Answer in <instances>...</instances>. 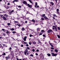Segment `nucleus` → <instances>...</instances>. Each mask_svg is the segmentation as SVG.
I'll return each mask as SVG.
<instances>
[{"label":"nucleus","instance_id":"1","mask_svg":"<svg viewBox=\"0 0 60 60\" xmlns=\"http://www.w3.org/2000/svg\"><path fill=\"white\" fill-rule=\"evenodd\" d=\"M51 53L52 54V56H56L57 55V54H55L53 53L52 52Z\"/></svg>","mask_w":60,"mask_h":60},{"label":"nucleus","instance_id":"2","mask_svg":"<svg viewBox=\"0 0 60 60\" xmlns=\"http://www.w3.org/2000/svg\"><path fill=\"white\" fill-rule=\"evenodd\" d=\"M52 32L53 31H52L51 30H48V33H50V32Z\"/></svg>","mask_w":60,"mask_h":60},{"label":"nucleus","instance_id":"3","mask_svg":"<svg viewBox=\"0 0 60 60\" xmlns=\"http://www.w3.org/2000/svg\"><path fill=\"white\" fill-rule=\"evenodd\" d=\"M22 3L26 5L27 4V2L26 1H23L22 2Z\"/></svg>","mask_w":60,"mask_h":60},{"label":"nucleus","instance_id":"4","mask_svg":"<svg viewBox=\"0 0 60 60\" xmlns=\"http://www.w3.org/2000/svg\"><path fill=\"white\" fill-rule=\"evenodd\" d=\"M5 58H6V60H8V59H10V56H9L8 57H5Z\"/></svg>","mask_w":60,"mask_h":60},{"label":"nucleus","instance_id":"5","mask_svg":"<svg viewBox=\"0 0 60 60\" xmlns=\"http://www.w3.org/2000/svg\"><path fill=\"white\" fill-rule=\"evenodd\" d=\"M50 4L52 6H53V5L54 4V3H53L52 2H50Z\"/></svg>","mask_w":60,"mask_h":60},{"label":"nucleus","instance_id":"6","mask_svg":"<svg viewBox=\"0 0 60 60\" xmlns=\"http://www.w3.org/2000/svg\"><path fill=\"white\" fill-rule=\"evenodd\" d=\"M3 19L5 20H6V19H6V18H5V16H3Z\"/></svg>","mask_w":60,"mask_h":60},{"label":"nucleus","instance_id":"7","mask_svg":"<svg viewBox=\"0 0 60 60\" xmlns=\"http://www.w3.org/2000/svg\"><path fill=\"white\" fill-rule=\"evenodd\" d=\"M26 37L25 36L23 39V40H24V41H26Z\"/></svg>","mask_w":60,"mask_h":60},{"label":"nucleus","instance_id":"8","mask_svg":"<svg viewBox=\"0 0 60 60\" xmlns=\"http://www.w3.org/2000/svg\"><path fill=\"white\" fill-rule=\"evenodd\" d=\"M27 5L28 6L30 7V8H32V6L31 5H29V4H28Z\"/></svg>","mask_w":60,"mask_h":60},{"label":"nucleus","instance_id":"9","mask_svg":"<svg viewBox=\"0 0 60 60\" xmlns=\"http://www.w3.org/2000/svg\"><path fill=\"white\" fill-rule=\"evenodd\" d=\"M4 16H5L7 18L8 17H9V16H8V15H7V14H5L4 15Z\"/></svg>","mask_w":60,"mask_h":60},{"label":"nucleus","instance_id":"10","mask_svg":"<svg viewBox=\"0 0 60 60\" xmlns=\"http://www.w3.org/2000/svg\"><path fill=\"white\" fill-rule=\"evenodd\" d=\"M44 18L45 19H48V18L47 17L45 16L44 17Z\"/></svg>","mask_w":60,"mask_h":60},{"label":"nucleus","instance_id":"11","mask_svg":"<svg viewBox=\"0 0 60 60\" xmlns=\"http://www.w3.org/2000/svg\"><path fill=\"white\" fill-rule=\"evenodd\" d=\"M29 1L30 3H31L32 4H33V2H32V1L31 0H28Z\"/></svg>","mask_w":60,"mask_h":60},{"label":"nucleus","instance_id":"12","mask_svg":"<svg viewBox=\"0 0 60 60\" xmlns=\"http://www.w3.org/2000/svg\"><path fill=\"white\" fill-rule=\"evenodd\" d=\"M55 52H58V50H57V49H55Z\"/></svg>","mask_w":60,"mask_h":60},{"label":"nucleus","instance_id":"13","mask_svg":"<svg viewBox=\"0 0 60 60\" xmlns=\"http://www.w3.org/2000/svg\"><path fill=\"white\" fill-rule=\"evenodd\" d=\"M53 15V17H57V16L56 15L54 14Z\"/></svg>","mask_w":60,"mask_h":60},{"label":"nucleus","instance_id":"14","mask_svg":"<svg viewBox=\"0 0 60 60\" xmlns=\"http://www.w3.org/2000/svg\"><path fill=\"white\" fill-rule=\"evenodd\" d=\"M47 55L49 56H51V55L49 53H48V54H47Z\"/></svg>","mask_w":60,"mask_h":60},{"label":"nucleus","instance_id":"15","mask_svg":"<svg viewBox=\"0 0 60 60\" xmlns=\"http://www.w3.org/2000/svg\"><path fill=\"white\" fill-rule=\"evenodd\" d=\"M33 43L34 44H36V43L35 42V41L33 42Z\"/></svg>","mask_w":60,"mask_h":60},{"label":"nucleus","instance_id":"16","mask_svg":"<svg viewBox=\"0 0 60 60\" xmlns=\"http://www.w3.org/2000/svg\"><path fill=\"white\" fill-rule=\"evenodd\" d=\"M55 31H57V29L56 28V27H55Z\"/></svg>","mask_w":60,"mask_h":60},{"label":"nucleus","instance_id":"17","mask_svg":"<svg viewBox=\"0 0 60 60\" xmlns=\"http://www.w3.org/2000/svg\"><path fill=\"white\" fill-rule=\"evenodd\" d=\"M25 30V29L24 28V27H22V31H24Z\"/></svg>","mask_w":60,"mask_h":60},{"label":"nucleus","instance_id":"18","mask_svg":"<svg viewBox=\"0 0 60 60\" xmlns=\"http://www.w3.org/2000/svg\"><path fill=\"white\" fill-rule=\"evenodd\" d=\"M11 31H13V30H14V29L12 28L11 29Z\"/></svg>","mask_w":60,"mask_h":60},{"label":"nucleus","instance_id":"19","mask_svg":"<svg viewBox=\"0 0 60 60\" xmlns=\"http://www.w3.org/2000/svg\"><path fill=\"white\" fill-rule=\"evenodd\" d=\"M6 55V54H5V53L4 52L2 54V55H3V56H4L5 55Z\"/></svg>","mask_w":60,"mask_h":60},{"label":"nucleus","instance_id":"20","mask_svg":"<svg viewBox=\"0 0 60 60\" xmlns=\"http://www.w3.org/2000/svg\"><path fill=\"white\" fill-rule=\"evenodd\" d=\"M7 25H8V26H10V25H11V23H8Z\"/></svg>","mask_w":60,"mask_h":60},{"label":"nucleus","instance_id":"21","mask_svg":"<svg viewBox=\"0 0 60 60\" xmlns=\"http://www.w3.org/2000/svg\"><path fill=\"white\" fill-rule=\"evenodd\" d=\"M32 21L34 23L35 22V20H34V19H33Z\"/></svg>","mask_w":60,"mask_h":60},{"label":"nucleus","instance_id":"22","mask_svg":"<svg viewBox=\"0 0 60 60\" xmlns=\"http://www.w3.org/2000/svg\"><path fill=\"white\" fill-rule=\"evenodd\" d=\"M30 56H34V55L31 54L30 55Z\"/></svg>","mask_w":60,"mask_h":60},{"label":"nucleus","instance_id":"23","mask_svg":"<svg viewBox=\"0 0 60 60\" xmlns=\"http://www.w3.org/2000/svg\"><path fill=\"white\" fill-rule=\"evenodd\" d=\"M57 36H58V38L60 39V36L59 35H57Z\"/></svg>","mask_w":60,"mask_h":60},{"label":"nucleus","instance_id":"24","mask_svg":"<svg viewBox=\"0 0 60 60\" xmlns=\"http://www.w3.org/2000/svg\"><path fill=\"white\" fill-rule=\"evenodd\" d=\"M45 16V14H43L42 15V17H44V16Z\"/></svg>","mask_w":60,"mask_h":60},{"label":"nucleus","instance_id":"25","mask_svg":"<svg viewBox=\"0 0 60 60\" xmlns=\"http://www.w3.org/2000/svg\"><path fill=\"white\" fill-rule=\"evenodd\" d=\"M38 5V4H37V3H35V5H36V6H37Z\"/></svg>","mask_w":60,"mask_h":60},{"label":"nucleus","instance_id":"26","mask_svg":"<svg viewBox=\"0 0 60 60\" xmlns=\"http://www.w3.org/2000/svg\"><path fill=\"white\" fill-rule=\"evenodd\" d=\"M14 11V10H12V11H11L10 12H11V13H12V12H13Z\"/></svg>","mask_w":60,"mask_h":60},{"label":"nucleus","instance_id":"27","mask_svg":"<svg viewBox=\"0 0 60 60\" xmlns=\"http://www.w3.org/2000/svg\"><path fill=\"white\" fill-rule=\"evenodd\" d=\"M56 13L58 14H59V12H58V11H57Z\"/></svg>","mask_w":60,"mask_h":60},{"label":"nucleus","instance_id":"28","mask_svg":"<svg viewBox=\"0 0 60 60\" xmlns=\"http://www.w3.org/2000/svg\"><path fill=\"white\" fill-rule=\"evenodd\" d=\"M24 54L25 55H26V52L25 51V52H24Z\"/></svg>","mask_w":60,"mask_h":60},{"label":"nucleus","instance_id":"29","mask_svg":"<svg viewBox=\"0 0 60 60\" xmlns=\"http://www.w3.org/2000/svg\"><path fill=\"white\" fill-rule=\"evenodd\" d=\"M18 7L19 8H21V6H18Z\"/></svg>","mask_w":60,"mask_h":60},{"label":"nucleus","instance_id":"30","mask_svg":"<svg viewBox=\"0 0 60 60\" xmlns=\"http://www.w3.org/2000/svg\"><path fill=\"white\" fill-rule=\"evenodd\" d=\"M15 23H18V22L17 21H15Z\"/></svg>","mask_w":60,"mask_h":60},{"label":"nucleus","instance_id":"31","mask_svg":"<svg viewBox=\"0 0 60 60\" xmlns=\"http://www.w3.org/2000/svg\"><path fill=\"white\" fill-rule=\"evenodd\" d=\"M27 49H29V50L30 49V48H29V47H27Z\"/></svg>","mask_w":60,"mask_h":60},{"label":"nucleus","instance_id":"32","mask_svg":"<svg viewBox=\"0 0 60 60\" xmlns=\"http://www.w3.org/2000/svg\"><path fill=\"white\" fill-rule=\"evenodd\" d=\"M41 20H44V18H41Z\"/></svg>","mask_w":60,"mask_h":60},{"label":"nucleus","instance_id":"33","mask_svg":"<svg viewBox=\"0 0 60 60\" xmlns=\"http://www.w3.org/2000/svg\"><path fill=\"white\" fill-rule=\"evenodd\" d=\"M59 11V9H56V11Z\"/></svg>","mask_w":60,"mask_h":60},{"label":"nucleus","instance_id":"34","mask_svg":"<svg viewBox=\"0 0 60 60\" xmlns=\"http://www.w3.org/2000/svg\"><path fill=\"white\" fill-rule=\"evenodd\" d=\"M32 51H33V52H34V51H35V50L34 49H33L32 50Z\"/></svg>","mask_w":60,"mask_h":60},{"label":"nucleus","instance_id":"35","mask_svg":"<svg viewBox=\"0 0 60 60\" xmlns=\"http://www.w3.org/2000/svg\"><path fill=\"white\" fill-rule=\"evenodd\" d=\"M41 32H44L45 31L44 30H42L41 31Z\"/></svg>","mask_w":60,"mask_h":60},{"label":"nucleus","instance_id":"36","mask_svg":"<svg viewBox=\"0 0 60 60\" xmlns=\"http://www.w3.org/2000/svg\"><path fill=\"white\" fill-rule=\"evenodd\" d=\"M13 34H14L15 33H16V32H15V31H13L12 32Z\"/></svg>","mask_w":60,"mask_h":60},{"label":"nucleus","instance_id":"37","mask_svg":"<svg viewBox=\"0 0 60 60\" xmlns=\"http://www.w3.org/2000/svg\"><path fill=\"white\" fill-rule=\"evenodd\" d=\"M30 37H32V36H33V35H32L31 34H30Z\"/></svg>","mask_w":60,"mask_h":60},{"label":"nucleus","instance_id":"38","mask_svg":"<svg viewBox=\"0 0 60 60\" xmlns=\"http://www.w3.org/2000/svg\"><path fill=\"white\" fill-rule=\"evenodd\" d=\"M9 8V7L8 6L6 8V9H8Z\"/></svg>","mask_w":60,"mask_h":60},{"label":"nucleus","instance_id":"39","mask_svg":"<svg viewBox=\"0 0 60 60\" xmlns=\"http://www.w3.org/2000/svg\"><path fill=\"white\" fill-rule=\"evenodd\" d=\"M58 30H60V28L59 27H58Z\"/></svg>","mask_w":60,"mask_h":60},{"label":"nucleus","instance_id":"40","mask_svg":"<svg viewBox=\"0 0 60 60\" xmlns=\"http://www.w3.org/2000/svg\"><path fill=\"white\" fill-rule=\"evenodd\" d=\"M15 2H18V0H15Z\"/></svg>","mask_w":60,"mask_h":60},{"label":"nucleus","instance_id":"41","mask_svg":"<svg viewBox=\"0 0 60 60\" xmlns=\"http://www.w3.org/2000/svg\"><path fill=\"white\" fill-rule=\"evenodd\" d=\"M29 44L30 45H31V44H32V43L31 42H29Z\"/></svg>","mask_w":60,"mask_h":60},{"label":"nucleus","instance_id":"42","mask_svg":"<svg viewBox=\"0 0 60 60\" xmlns=\"http://www.w3.org/2000/svg\"><path fill=\"white\" fill-rule=\"evenodd\" d=\"M51 49H54V48L53 47H51Z\"/></svg>","mask_w":60,"mask_h":60},{"label":"nucleus","instance_id":"43","mask_svg":"<svg viewBox=\"0 0 60 60\" xmlns=\"http://www.w3.org/2000/svg\"><path fill=\"white\" fill-rule=\"evenodd\" d=\"M24 46V45H21V47H23Z\"/></svg>","mask_w":60,"mask_h":60},{"label":"nucleus","instance_id":"44","mask_svg":"<svg viewBox=\"0 0 60 60\" xmlns=\"http://www.w3.org/2000/svg\"><path fill=\"white\" fill-rule=\"evenodd\" d=\"M43 37H45V35H44V34L43 35Z\"/></svg>","mask_w":60,"mask_h":60},{"label":"nucleus","instance_id":"45","mask_svg":"<svg viewBox=\"0 0 60 60\" xmlns=\"http://www.w3.org/2000/svg\"><path fill=\"white\" fill-rule=\"evenodd\" d=\"M35 55H36L37 56H38V53H36Z\"/></svg>","mask_w":60,"mask_h":60},{"label":"nucleus","instance_id":"46","mask_svg":"<svg viewBox=\"0 0 60 60\" xmlns=\"http://www.w3.org/2000/svg\"><path fill=\"white\" fill-rule=\"evenodd\" d=\"M3 34L4 36H5V35H6L5 34V33Z\"/></svg>","mask_w":60,"mask_h":60},{"label":"nucleus","instance_id":"47","mask_svg":"<svg viewBox=\"0 0 60 60\" xmlns=\"http://www.w3.org/2000/svg\"><path fill=\"white\" fill-rule=\"evenodd\" d=\"M18 26H19V27L21 26V25H20L19 24L18 25Z\"/></svg>","mask_w":60,"mask_h":60},{"label":"nucleus","instance_id":"48","mask_svg":"<svg viewBox=\"0 0 60 60\" xmlns=\"http://www.w3.org/2000/svg\"><path fill=\"white\" fill-rule=\"evenodd\" d=\"M26 46L27 47H28V44H26Z\"/></svg>","mask_w":60,"mask_h":60},{"label":"nucleus","instance_id":"49","mask_svg":"<svg viewBox=\"0 0 60 60\" xmlns=\"http://www.w3.org/2000/svg\"><path fill=\"white\" fill-rule=\"evenodd\" d=\"M39 51V50L38 49H37L36 50V51H37V52H38V51Z\"/></svg>","mask_w":60,"mask_h":60},{"label":"nucleus","instance_id":"50","mask_svg":"<svg viewBox=\"0 0 60 60\" xmlns=\"http://www.w3.org/2000/svg\"><path fill=\"white\" fill-rule=\"evenodd\" d=\"M9 49V50H11V47Z\"/></svg>","mask_w":60,"mask_h":60},{"label":"nucleus","instance_id":"51","mask_svg":"<svg viewBox=\"0 0 60 60\" xmlns=\"http://www.w3.org/2000/svg\"><path fill=\"white\" fill-rule=\"evenodd\" d=\"M37 7L38 8H39V6H37Z\"/></svg>","mask_w":60,"mask_h":60},{"label":"nucleus","instance_id":"52","mask_svg":"<svg viewBox=\"0 0 60 60\" xmlns=\"http://www.w3.org/2000/svg\"><path fill=\"white\" fill-rule=\"evenodd\" d=\"M51 46V47H54V46H53V45H52Z\"/></svg>","mask_w":60,"mask_h":60},{"label":"nucleus","instance_id":"53","mask_svg":"<svg viewBox=\"0 0 60 60\" xmlns=\"http://www.w3.org/2000/svg\"><path fill=\"white\" fill-rule=\"evenodd\" d=\"M2 31H4V29H2Z\"/></svg>","mask_w":60,"mask_h":60},{"label":"nucleus","instance_id":"54","mask_svg":"<svg viewBox=\"0 0 60 60\" xmlns=\"http://www.w3.org/2000/svg\"><path fill=\"white\" fill-rule=\"evenodd\" d=\"M25 23H27V21H25Z\"/></svg>","mask_w":60,"mask_h":60},{"label":"nucleus","instance_id":"55","mask_svg":"<svg viewBox=\"0 0 60 60\" xmlns=\"http://www.w3.org/2000/svg\"><path fill=\"white\" fill-rule=\"evenodd\" d=\"M42 33H40V34H39L40 35H42Z\"/></svg>","mask_w":60,"mask_h":60},{"label":"nucleus","instance_id":"56","mask_svg":"<svg viewBox=\"0 0 60 60\" xmlns=\"http://www.w3.org/2000/svg\"><path fill=\"white\" fill-rule=\"evenodd\" d=\"M50 43V45H51H51H52V44H51V43Z\"/></svg>","mask_w":60,"mask_h":60},{"label":"nucleus","instance_id":"57","mask_svg":"<svg viewBox=\"0 0 60 60\" xmlns=\"http://www.w3.org/2000/svg\"><path fill=\"white\" fill-rule=\"evenodd\" d=\"M53 19H55V18L54 17H52Z\"/></svg>","mask_w":60,"mask_h":60},{"label":"nucleus","instance_id":"58","mask_svg":"<svg viewBox=\"0 0 60 60\" xmlns=\"http://www.w3.org/2000/svg\"><path fill=\"white\" fill-rule=\"evenodd\" d=\"M51 50V52H53V50Z\"/></svg>","mask_w":60,"mask_h":60},{"label":"nucleus","instance_id":"59","mask_svg":"<svg viewBox=\"0 0 60 60\" xmlns=\"http://www.w3.org/2000/svg\"><path fill=\"white\" fill-rule=\"evenodd\" d=\"M8 5H10V3H8Z\"/></svg>","mask_w":60,"mask_h":60},{"label":"nucleus","instance_id":"60","mask_svg":"<svg viewBox=\"0 0 60 60\" xmlns=\"http://www.w3.org/2000/svg\"><path fill=\"white\" fill-rule=\"evenodd\" d=\"M9 31H7V32H6V33H9Z\"/></svg>","mask_w":60,"mask_h":60},{"label":"nucleus","instance_id":"61","mask_svg":"<svg viewBox=\"0 0 60 60\" xmlns=\"http://www.w3.org/2000/svg\"><path fill=\"white\" fill-rule=\"evenodd\" d=\"M37 30H39V28H38L37 29Z\"/></svg>","mask_w":60,"mask_h":60},{"label":"nucleus","instance_id":"62","mask_svg":"<svg viewBox=\"0 0 60 60\" xmlns=\"http://www.w3.org/2000/svg\"><path fill=\"white\" fill-rule=\"evenodd\" d=\"M52 28L53 29V30H54V29H55V28Z\"/></svg>","mask_w":60,"mask_h":60},{"label":"nucleus","instance_id":"63","mask_svg":"<svg viewBox=\"0 0 60 60\" xmlns=\"http://www.w3.org/2000/svg\"><path fill=\"white\" fill-rule=\"evenodd\" d=\"M2 0H0V2H2Z\"/></svg>","mask_w":60,"mask_h":60},{"label":"nucleus","instance_id":"64","mask_svg":"<svg viewBox=\"0 0 60 60\" xmlns=\"http://www.w3.org/2000/svg\"><path fill=\"white\" fill-rule=\"evenodd\" d=\"M36 6H36V5L35 6H34L35 7H37Z\"/></svg>","mask_w":60,"mask_h":60}]
</instances>
